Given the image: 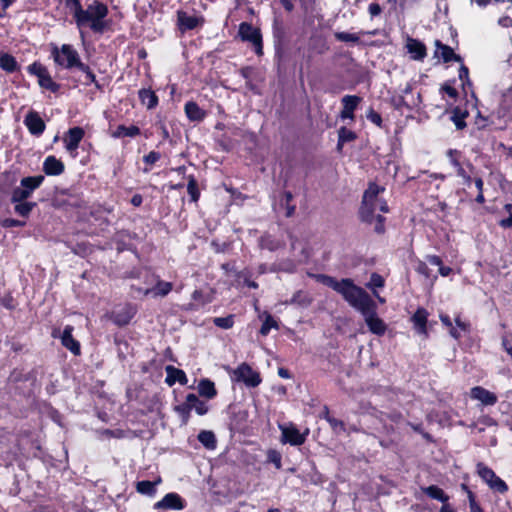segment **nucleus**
<instances>
[{
  "label": "nucleus",
  "mask_w": 512,
  "mask_h": 512,
  "mask_svg": "<svg viewBox=\"0 0 512 512\" xmlns=\"http://www.w3.org/2000/svg\"><path fill=\"white\" fill-rule=\"evenodd\" d=\"M272 328L278 329L279 325L277 321L274 319V317L271 314L267 313L260 327L259 333L262 336H267Z\"/></svg>",
  "instance_id": "c03bdc74"
},
{
  "label": "nucleus",
  "mask_w": 512,
  "mask_h": 512,
  "mask_svg": "<svg viewBox=\"0 0 512 512\" xmlns=\"http://www.w3.org/2000/svg\"><path fill=\"white\" fill-rule=\"evenodd\" d=\"M361 102H362V97H360L358 95H345L344 97H342V99H341L342 110L340 111V115H339L340 118L342 120H345V119L354 120L355 119L354 112Z\"/></svg>",
  "instance_id": "4468645a"
},
{
  "label": "nucleus",
  "mask_w": 512,
  "mask_h": 512,
  "mask_svg": "<svg viewBox=\"0 0 512 512\" xmlns=\"http://www.w3.org/2000/svg\"><path fill=\"white\" fill-rule=\"evenodd\" d=\"M85 136V131L80 126H75L72 128H69L67 132H65L63 136V142L65 149L72 155H77V150L79 148V145L81 141L83 140Z\"/></svg>",
  "instance_id": "1a4fd4ad"
},
{
  "label": "nucleus",
  "mask_w": 512,
  "mask_h": 512,
  "mask_svg": "<svg viewBox=\"0 0 512 512\" xmlns=\"http://www.w3.org/2000/svg\"><path fill=\"white\" fill-rule=\"evenodd\" d=\"M338 138H340V142H351L354 141L357 138V135L354 131L347 129L346 127L342 126L338 130Z\"/></svg>",
  "instance_id": "4d7b16f0"
},
{
  "label": "nucleus",
  "mask_w": 512,
  "mask_h": 512,
  "mask_svg": "<svg viewBox=\"0 0 512 512\" xmlns=\"http://www.w3.org/2000/svg\"><path fill=\"white\" fill-rule=\"evenodd\" d=\"M267 462L272 463L277 470L282 468V455L275 449H269L267 451Z\"/></svg>",
  "instance_id": "09e8293b"
},
{
  "label": "nucleus",
  "mask_w": 512,
  "mask_h": 512,
  "mask_svg": "<svg viewBox=\"0 0 512 512\" xmlns=\"http://www.w3.org/2000/svg\"><path fill=\"white\" fill-rule=\"evenodd\" d=\"M238 35L242 41L252 44L254 52L258 56L263 55L262 34L259 28L254 27L251 23L242 22L239 25Z\"/></svg>",
  "instance_id": "0eeeda50"
},
{
  "label": "nucleus",
  "mask_w": 512,
  "mask_h": 512,
  "mask_svg": "<svg viewBox=\"0 0 512 512\" xmlns=\"http://www.w3.org/2000/svg\"><path fill=\"white\" fill-rule=\"evenodd\" d=\"M172 289L173 284L171 282L158 280L151 289V292H153L155 296L165 297L172 291Z\"/></svg>",
  "instance_id": "79ce46f5"
},
{
  "label": "nucleus",
  "mask_w": 512,
  "mask_h": 512,
  "mask_svg": "<svg viewBox=\"0 0 512 512\" xmlns=\"http://www.w3.org/2000/svg\"><path fill=\"white\" fill-rule=\"evenodd\" d=\"M426 260L431 264L439 267V274L443 277H447L452 273V268L444 266L443 261L438 255H427Z\"/></svg>",
  "instance_id": "ea45409f"
},
{
  "label": "nucleus",
  "mask_w": 512,
  "mask_h": 512,
  "mask_svg": "<svg viewBox=\"0 0 512 512\" xmlns=\"http://www.w3.org/2000/svg\"><path fill=\"white\" fill-rule=\"evenodd\" d=\"M198 440L207 449H214L217 444L215 434L212 431L208 430H202L198 434Z\"/></svg>",
  "instance_id": "a19ab883"
},
{
  "label": "nucleus",
  "mask_w": 512,
  "mask_h": 512,
  "mask_svg": "<svg viewBox=\"0 0 512 512\" xmlns=\"http://www.w3.org/2000/svg\"><path fill=\"white\" fill-rule=\"evenodd\" d=\"M504 210L506 212H508L509 217L501 219L498 224H499L500 227H502L504 229L512 228V204L511 203L505 204L504 205Z\"/></svg>",
  "instance_id": "e2e57ef3"
},
{
  "label": "nucleus",
  "mask_w": 512,
  "mask_h": 512,
  "mask_svg": "<svg viewBox=\"0 0 512 512\" xmlns=\"http://www.w3.org/2000/svg\"><path fill=\"white\" fill-rule=\"evenodd\" d=\"M204 22L202 17H197L195 15H189L184 10L177 11V28L178 30L184 34L187 31L194 30L199 25H202Z\"/></svg>",
  "instance_id": "9d476101"
},
{
  "label": "nucleus",
  "mask_w": 512,
  "mask_h": 512,
  "mask_svg": "<svg viewBox=\"0 0 512 512\" xmlns=\"http://www.w3.org/2000/svg\"><path fill=\"white\" fill-rule=\"evenodd\" d=\"M108 14V6L100 0H94L86 9L82 8L73 18L81 37L84 38L82 29L86 27L96 34H103L108 30L111 25V20L107 19Z\"/></svg>",
  "instance_id": "f03ea898"
},
{
  "label": "nucleus",
  "mask_w": 512,
  "mask_h": 512,
  "mask_svg": "<svg viewBox=\"0 0 512 512\" xmlns=\"http://www.w3.org/2000/svg\"><path fill=\"white\" fill-rule=\"evenodd\" d=\"M65 171L64 163L54 155H49L43 162V172L47 176H59Z\"/></svg>",
  "instance_id": "4be33fe9"
},
{
  "label": "nucleus",
  "mask_w": 512,
  "mask_h": 512,
  "mask_svg": "<svg viewBox=\"0 0 512 512\" xmlns=\"http://www.w3.org/2000/svg\"><path fill=\"white\" fill-rule=\"evenodd\" d=\"M435 47V55L439 56L444 63L463 62V58L459 54H456L450 46L443 44L440 40L435 41Z\"/></svg>",
  "instance_id": "aec40b11"
},
{
  "label": "nucleus",
  "mask_w": 512,
  "mask_h": 512,
  "mask_svg": "<svg viewBox=\"0 0 512 512\" xmlns=\"http://www.w3.org/2000/svg\"><path fill=\"white\" fill-rule=\"evenodd\" d=\"M44 175L27 176L21 179L20 185L11 191L10 202H23L33 195L44 182Z\"/></svg>",
  "instance_id": "7ed1b4c3"
},
{
  "label": "nucleus",
  "mask_w": 512,
  "mask_h": 512,
  "mask_svg": "<svg viewBox=\"0 0 512 512\" xmlns=\"http://www.w3.org/2000/svg\"><path fill=\"white\" fill-rule=\"evenodd\" d=\"M473 183L478 191L474 201L478 204H484L485 203V196H484V181L481 177H474Z\"/></svg>",
  "instance_id": "8fccbe9b"
},
{
  "label": "nucleus",
  "mask_w": 512,
  "mask_h": 512,
  "mask_svg": "<svg viewBox=\"0 0 512 512\" xmlns=\"http://www.w3.org/2000/svg\"><path fill=\"white\" fill-rule=\"evenodd\" d=\"M0 68L7 73H14L20 69V66L12 54L3 52L0 54Z\"/></svg>",
  "instance_id": "c85d7f7f"
},
{
  "label": "nucleus",
  "mask_w": 512,
  "mask_h": 512,
  "mask_svg": "<svg viewBox=\"0 0 512 512\" xmlns=\"http://www.w3.org/2000/svg\"><path fill=\"white\" fill-rule=\"evenodd\" d=\"M234 317L235 316L233 314H230L226 317H215L213 319V323L218 328L231 329L235 323Z\"/></svg>",
  "instance_id": "de8ad7c7"
},
{
  "label": "nucleus",
  "mask_w": 512,
  "mask_h": 512,
  "mask_svg": "<svg viewBox=\"0 0 512 512\" xmlns=\"http://www.w3.org/2000/svg\"><path fill=\"white\" fill-rule=\"evenodd\" d=\"M16 183L17 178L13 174L4 172L0 177V193L11 194V191L15 187Z\"/></svg>",
  "instance_id": "473e14b6"
},
{
  "label": "nucleus",
  "mask_w": 512,
  "mask_h": 512,
  "mask_svg": "<svg viewBox=\"0 0 512 512\" xmlns=\"http://www.w3.org/2000/svg\"><path fill=\"white\" fill-rule=\"evenodd\" d=\"M335 39L340 42H352V43H359L360 38L356 33H348V32H336L334 34Z\"/></svg>",
  "instance_id": "5fc2aeb1"
},
{
  "label": "nucleus",
  "mask_w": 512,
  "mask_h": 512,
  "mask_svg": "<svg viewBox=\"0 0 512 512\" xmlns=\"http://www.w3.org/2000/svg\"><path fill=\"white\" fill-rule=\"evenodd\" d=\"M405 47L411 59L415 61H423L427 56V47L419 39L408 37Z\"/></svg>",
  "instance_id": "a211bd4d"
},
{
  "label": "nucleus",
  "mask_w": 512,
  "mask_h": 512,
  "mask_svg": "<svg viewBox=\"0 0 512 512\" xmlns=\"http://www.w3.org/2000/svg\"><path fill=\"white\" fill-rule=\"evenodd\" d=\"M366 117L370 122L375 124L377 127L382 128V126H383L382 116L380 115V113L375 111L372 107H370L368 109V111L366 113Z\"/></svg>",
  "instance_id": "052dcab7"
},
{
  "label": "nucleus",
  "mask_w": 512,
  "mask_h": 512,
  "mask_svg": "<svg viewBox=\"0 0 512 512\" xmlns=\"http://www.w3.org/2000/svg\"><path fill=\"white\" fill-rule=\"evenodd\" d=\"M421 491L429 498L440 501L443 504L449 501V496L437 485L421 487Z\"/></svg>",
  "instance_id": "7c9ffc66"
},
{
  "label": "nucleus",
  "mask_w": 512,
  "mask_h": 512,
  "mask_svg": "<svg viewBox=\"0 0 512 512\" xmlns=\"http://www.w3.org/2000/svg\"><path fill=\"white\" fill-rule=\"evenodd\" d=\"M377 202L362 200L358 210V216L361 222L365 224H372L375 221L374 231L375 233L382 235L385 233V221L386 218L382 215L374 216L377 209Z\"/></svg>",
  "instance_id": "39448f33"
},
{
  "label": "nucleus",
  "mask_w": 512,
  "mask_h": 512,
  "mask_svg": "<svg viewBox=\"0 0 512 512\" xmlns=\"http://www.w3.org/2000/svg\"><path fill=\"white\" fill-rule=\"evenodd\" d=\"M140 103L148 110L155 109L159 104V98L151 88H142L138 91Z\"/></svg>",
  "instance_id": "393cba45"
},
{
  "label": "nucleus",
  "mask_w": 512,
  "mask_h": 512,
  "mask_svg": "<svg viewBox=\"0 0 512 512\" xmlns=\"http://www.w3.org/2000/svg\"><path fill=\"white\" fill-rule=\"evenodd\" d=\"M446 156L449 160V163L453 166V168L456 170V174L458 173H463V170H464V160L465 157L462 153V151L458 150V149H448L447 152H446Z\"/></svg>",
  "instance_id": "bb28decb"
},
{
  "label": "nucleus",
  "mask_w": 512,
  "mask_h": 512,
  "mask_svg": "<svg viewBox=\"0 0 512 512\" xmlns=\"http://www.w3.org/2000/svg\"><path fill=\"white\" fill-rule=\"evenodd\" d=\"M455 79H453L452 81H447L445 82L444 84H442L441 88H440V92H444L446 93L450 98L452 99H456L459 95L457 89L453 86V84L455 83Z\"/></svg>",
  "instance_id": "13d9d810"
},
{
  "label": "nucleus",
  "mask_w": 512,
  "mask_h": 512,
  "mask_svg": "<svg viewBox=\"0 0 512 512\" xmlns=\"http://www.w3.org/2000/svg\"><path fill=\"white\" fill-rule=\"evenodd\" d=\"M187 180V192L190 196V200L192 202H197L200 198V189L198 186V182L194 175H188Z\"/></svg>",
  "instance_id": "58836bf2"
},
{
  "label": "nucleus",
  "mask_w": 512,
  "mask_h": 512,
  "mask_svg": "<svg viewBox=\"0 0 512 512\" xmlns=\"http://www.w3.org/2000/svg\"><path fill=\"white\" fill-rule=\"evenodd\" d=\"M309 50L322 55L329 50V46L321 35H312L309 39Z\"/></svg>",
  "instance_id": "2f4dec72"
},
{
  "label": "nucleus",
  "mask_w": 512,
  "mask_h": 512,
  "mask_svg": "<svg viewBox=\"0 0 512 512\" xmlns=\"http://www.w3.org/2000/svg\"><path fill=\"white\" fill-rule=\"evenodd\" d=\"M73 330L74 328L71 325H66L64 327L61 336V344L73 355L79 356L81 354V345L80 342L73 337Z\"/></svg>",
  "instance_id": "6ab92c4d"
},
{
  "label": "nucleus",
  "mask_w": 512,
  "mask_h": 512,
  "mask_svg": "<svg viewBox=\"0 0 512 512\" xmlns=\"http://www.w3.org/2000/svg\"><path fill=\"white\" fill-rule=\"evenodd\" d=\"M161 159V153L158 151H150L148 154L143 156V162L146 167L143 168V172L148 173L152 166L155 165Z\"/></svg>",
  "instance_id": "a18cd8bd"
},
{
  "label": "nucleus",
  "mask_w": 512,
  "mask_h": 512,
  "mask_svg": "<svg viewBox=\"0 0 512 512\" xmlns=\"http://www.w3.org/2000/svg\"><path fill=\"white\" fill-rule=\"evenodd\" d=\"M27 71L30 75L38 78V84L41 88L52 93H57L60 90V84L52 79L47 67L42 63L38 61L33 62L27 67Z\"/></svg>",
  "instance_id": "423d86ee"
},
{
  "label": "nucleus",
  "mask_w": 512,
  "mask_h": 512,
  "mask_svg": "<svg viewBox=\"0 0 512 512\" xmlns=\"http://www.w3.org/2000/svg\"><path fill=\"white\" fill-rule=\"evenodd\" d=\"M428 316L429 313L424 307H418L411 317V322L413 323L416 333L424 335L425 337L428 336Z\"/></svg>",
  "instance_id": "f3484780"
},
{
  "label": "nucleus",
  "mask_w": 512,
  "mask_h": 512,
  "mask_svg": "<svg viewBox=\"0 0 512 512\" xmlns=\"http://www.w3.org/2000/svg\"><path fill=\"white\" fill-rule=\"evenodd\" d=\"M14 204V212L24 218H28L33 209L37 206L36 202L23 201V202H11Z\"/></svg>",
  "instance_id": "c9c22d12"
},
{
  "label": "nucleus",
  "mask_w": 512,
  "mask_h": 512,
  "mask_svg": "<svg viewBox=\"0 0 512 512\" xmlns=\"http://www.w3.org/2000/svg\"><path fill=\"white\" fill-rule=\"evenodd\" d=\"M51 56L57 66L66 70L74 69L80 60L78 51L71 44H63L61 47L52 45Z\"/></svg>",
  "instance_id": "20e7f679"
},
{
  "label": "nucleus",
  "mask_w": 512,
  "mask_h": 512,
  "mask_svg": "<svg viewBox=\"0 0 512 512\" xmlns=\"http://www.w3.org/2000/svg\"><path fill=\"white\" fill-rule=\"evenodd\" d=\"M198 393L202 397L213 399L217 395V389L212 380L203 378L198 383Z\"/></svg>",
  "instance_id": "c756f323"
},
{
  "label": "nucleus",
  "mask_w": 512,
  "mask_h": 512,
  "mask_svg": "<svg viewBox=\"0 0 512 512\" xmlns=\"http://www.w3.org/2000/svg\"><path fill=\"white\" fill-rule=\"evenodd\" d=\"M248 418L249 412L246 409H233L229 415V429L233 432H244Z\"/></svg>",
  "instance_id": "f8f14e48"
},
{
  "label": "nucleus",
  "mask_w": 512,
  "mask_h": 512,
  "mask_svg": "<svg viewBox=\"0 0 512 512\" xmlns=\"http://www.w3.org/2000/svg\"><path fill=\"white\" fill-rule=\"evenodd\" d=\"M415 271L420 274V275H423L424 277L426 278H429L430 277V272L431 270L429 269V267L427 266V264L422 261V260H419L417 262V265L415 267Z\"/></svg>",
  "instance_id": "774afa93"
},
{
  "label": "nucleus",
  "mask_w": 512,
  "mask_h": 512,
  "mask_svg": "<svg viewBox=\"0 0 512 512\" xmlns=\"http://www.w3.org/2000/svg\"><path fill=\"white\" fill-rule=\"evenodd\" d=\"M0 305L12 311L16 308V301L11 292H7L3 297H0Z\"/></svg>",
  "instance_id": "bf43d9fd"
},
{
  "label": "nucleus",
  "mask_w": 512,
  "mask_h": 512,
  "mask_svg": "<svg viewBox=\"0 0 512 512\" xmlns=\"http://www.w3.org/2000/svg\"><path fill=\"white\" fill-rule=\"evenodd\" d=\"M24 124L29 133L34 136L42 135L46 129L44 120L40 117L39 113L34 110H31L26 114Z\"/></svg>",
  "instance_id": "ddd939ff"
},
{
  "label": "nucleus",
  "mask_w": 512,
  "mask_h": 512,
  "mask_svg": "<svg viewBox=\"0 0 512 512\" xmlns=\"http://www.w3.org/2000/svg\"><path fill=\"white\" fill-rule=\"evenodd\" d=\"M390 104L397 111H401L403 108L411 110V106L406 102L404 95L392 96L390 99Z\"/></svg>",
  "instance_id": "603ef678"
},
{
  "label": "nucleus",
  "mask_w": 512,
  "mask_h": 512,
  "mask_svg": "<svg viewBox=\"0 0 512 512\" xmlns=\"http://www.w3.org/2000/svg\"><path fill=\"white\" fill-rule=\"evenodd\" d=\"M187 400L190 402V405L192 406V410L194 409L195 412L203 416L208 413V406L206 402L199 399V397L194 393L187 394Z\"/></svg>",
  "instance_id": "f704fd0d"
},
{
  "label": "nucleus",
  "mask_w": 512,
  "mask_h": 512,
  "mask_svg": "<svg viewBox=\"0 0 512 512\" xmlns=\"http://www.w3.org/2000/svg\"><path fill=\"white\" fill-rule=\"evenodd\" d=\"M470 397L479 401L483 406H493L497 403L498 397L495 393L482 386H475L470 389Z\"/></svg>",
  "instance_id": "dca6fc26"
},
{
  "label": "nucleus",
  "mask_w": 512,
  "mask_h": 512,
  "mask_svg": "<svg viewBox=\"0 0 512 512\" xmlns=\"http://www.w3.org/2000/svg\"><path fill=\"white\" fill-rule=\"evenodd\" d=\"M135 313V309L130 304H127L121 310L113 311L110 318L115 325L123 327L131 322Z\"/></svg>",
  "instance_id": "412c9836"
},
{
  "label": "nucleus",
  "mask_w": 512,
  "mask_h": 512,
  "mask_svg": "<svg viewBox=\"0 0 512 512\" xmlns=\"http://www.w3.org/2000/svg\"><path fill=\"white\" fill-rule=\"evenodd\" d=\"M318 282L333 289L354 309L364 317L365 323L372 334L383 336L387 330L386 323L377 315V304L362 287L350 278L337 280L326 274H317Z\"/></svg>",
  "instance_id": "f257e3e1"
},
{
  "label": "nucleus",
  "mask_w": 512,
  "mask_h": 512,
  "mask_svg": "<svg viewBox=\"0 0 512 512\" xmlns=\"http://www.w3.org/2000/svg\"><path fill=\"white\" fill-rule=\"evenodd\" d=\"M158 481H149L142 480L136 483V491L142 495L153 496L156 493V485L160 482Z\"/></svg>",
  "instance_id": "e433bc0d"
},
{
  "label": "nucleus",
  "mask_w": 512,
  "mask_h": 512,
  "mask_svg": "<svg viewBox=\"0 0 512 512\" xmlns=\"http://www.w3.org/2000/svg\"><path fill=\"white\" fill-rule=\"evenodd\" d=\"M0 225L4 228L23 227L25 222L14 218H5L0 221Z\"/></svg>",
  "instance_id": "69168bd1"
},
{
  "label": "nucleus",
  "mask_w": 512,
  "mask_h": 512,
  "mask_svg": "<svg viewBox=\"0 0 512 512\" xmlns=\"http://www.w3.org/2000/svg\"><path fill=\"white\" fill-rule=\"evenodd\" d=\"M184 112L190 122H202L207 116V112L195 101L186 102Z\"/></svg>",
  "instance_id": "5701e85b"
},
{
  "label": "nucleus",
  "mask_w": 512,
  "mask_h": 512,
  "mask_svg": "<svg viewBox=\"0 0 512 512\" xmlns=\"http://www.w3.org/2000/svg\"><path fill=\"white\" fill-rule=\"evenodd\" d=\"M141 134V130L136 125L125 126L124 124H120L116 127V129L111 133V136L115 139L124 138V137H136Z\"/></svg>",
  "instance_id": "cd10ccee"
},
{
  "label": "nucleus",
  "mask_w": 512,
  "mask_h": 512,
  "mask_svg": "<svg viewBox=\"0 0 512 512\" xmlns=\"http://www.w3.org/2000/svg\"><path fill=\"white\" fill-rule=\"evenodd\" d=\"M476 468H477L478 475L487 484H489L493 480V478H495V476H496L495 472L490 467L486 466L482 462L477 463Z\"/></svg>",
  "instance_id": "37998d69"
},
{
  "label": "nucleus",
  "mask_w": 512,
  "mask_h": 512,
  "mask_svg": "<svg viewBox=\"0 0 512 512\" xmlns=\"http://www.w3.org/2000/svg\"><path fill=\"white\" fill-rule=\"evenodd\" d=\"M281 428V442L290 444L292 446H300L306 441V434L300 432V430L293 424L289 426H280Z\"/></svg>",
  "instance_id": "9b49d317"
},
{
  "label": "nucleus",
  "mask_w": 512,
  "mask_h": 512,
  "mask_svg": "<svg viewBox=\"0 0 512 512\" xmlns=\"http://www.w3.org/2000/svg\"><path fill=\"white\" fill-rule=\"evenodd\" d=\"M185 506V500L174 492L167 493L160 501L154 504L155 509L182 510Z\"/></svg>",
  "instance_id": "2eb2a0df"
},
{
  "label": "nucleus",
  "mask_w": 512,
  "mask_h": 512,
  "mask_svg": "<svg viewBox=\"0 0 512 512\" xmlns=\"http://www.w3.org/2000/svg\"><path fill=\"white\" fill-rule=\"evenodd\" d=\"M328 423H329L331 429L336 434H339L341 432H345V430H346L345 423L342 420L336 419L335 417H332L331 419H328Z\"/></svg>",
  "instance_id": "0e129e2a"
},
{
  "label": "nucleus",
  "mask_w": 512,
  "mask_h": 512,
  "mask_svg": "<svg viewBox=\"0 0 512 512\" xmlns=\"http://www.w3.org/2000/svg\"><path fill=\"white\" fill-rule=\"evenodd\" d=\"M385 285V280L382 275L377 272H373L370 276V280L367 283V288L375 291V288H382Z\"/></svg>",
  "instance_id": "3c124183"
},
{
  "label": "nucleus",
  "mask_w": 512,
  "mask_h": 512,
  "mask_svg": "<svg viewBox=\"0 0 512 512\" xmlns=\"http://www.w3.org/2000/svg\"><path fill=\"white\" fill-rule=\"evenodd\" d=\"M450 120L454 123L457 130H463L466 128V118L469 116V112L460 106H455L451 109Z\"/></svg>",
  "instance_id": "a878e982"
},
{
  "label": "nucleus",
  "mask_w": 512,
  "mask_h": 512,
  "mask_svg": "<svg viewBox=\"0 0 512 512\" xmlns=\"http://www.w3.org/2000/svg\"><path fill=\"white\" fill-rule=\"evenodd\" d=\"M65 7L72 13L73 18L81 11L83 8L80 0H63Z\"/></svg>",
  "instance_id": "680f3d73"
},
{
  "label": "nucleus",
  "mask_w": 512,
  "mask_h": 512,
  "mask_svg": "<svg viewBox=\"0 0 512 512\" xmlns=\"http://www.w3.org/2000/svg\"><path fill=\"white\" fill-rule=\"evenodd\" d=\"M31 379V374H24L21 370L15 368L11 371L9 380L13 383L27 382Z\"/></svg>",
  "instance_id": "6e6d98bb"
},
{
  "label": "nucleus",
  "mask_w": 512,
  "mask_h": 512,
  "mask_svg": "<svg viewBox=\"0 0 512 512\" xmlns=\"http://www.w3.org/2000/svg\"><path fill=\"white\" fill-rule=\"evenodd\" d=\"M384 190H385L384 187L379 186L375 182H370L368 184L367 189L363 193L362 200H368V201L370 200V201H374V202L378 203V201H379L378 196Z\"/></svg>",
  "instance_id": "4c0bfd02"
},
{
  "label": "nucleus",
  "mask_w": 512,
  "mask_h": 512,
  "mask_svg": "<svg viewBox=\"0 0 512 512\" xmlns=\"http://www.w3.org/2000/svg\"><path fill=\"white\" fill-rule=\"evenodd\" d=\"M368 13L370 18L374 19L383 13V7L377 2H372L368 5Z\"/></svg>",
  "instance_id": "338daca9"
},
{
  "label": "nucleus",
  "mask_w": 512,
  "mask_h": 512,
  "mask_svg": "<svg viewBox=\"0 0 512 512\" xmlns=\"http://www.w3.org/2000/svg\"><path fill=\"white\" fill-rule=\"evenodd\" d=\"M165 371L167 374L165 382L168 386L171 387L176 382H179L181 385L187 384L188 378H187L186 373L183 370L176 368L172 365H168V366H166Z\"/></svg>",
  "instance_id": "b1692460"
},
{
  "label": "nucleus",
  "mask_w": 512,
  "mask_h": 512,
  "mask_svg": "<svg viewBox=\"0 0 512 512\" xmlns=\"http://www.w3.org/2000/svg\"><path fill=\"white\" fill-rule=\"evenodd\" d=\"M462 489L467 492L470 512H484L480 504L477 502L475 494L468 488V486L463 484Z\"/></svg>",
  "instance_id": "49530a36"
},
{
  "label": "nucleus",
  "mask_w": 512,
  "mask_h": 512,
  "mask_svg": "<svg viewBox=\"0 0 512 512\" xmlns=\"http://www.w3.org/2000/svg\"><path fill=\"white\" fill-rule=\"evenodd\" d=\"M174 411L180 417L181 425H187L189 423L192 406L190 405V402L187 400V398L185 399V402L176 405L174 407Z\"/></svg>",
  "instance_id": "72a5a7b5"
},
{
  "label": "nucleus",
  "mask_w": 512,
  "mask_h": 512,
  "mask_svg": "<svg viewBox=\"0 0 512 512\" xmlns=\"http://www.w3.org/2000/svg\"><path fill=\"white\" fill-rule=\"evenodd\" d=\"M238 381L243 382L247 387H257L262 382L261 376L254 371L247 363H241L234 371Z\"/></svg>",
  "instance_id": "6e6552de"
},
{
  "label": "nucleus",
  "mask_w": 512,
  "mask_h": 512,
  "mask_svg": "<svg viewBox=\"0 0 512 512\" xmlns=\"http://www.w3.org/2000/svg\"><path fill=\"white\" fill-rule=\"evenodd\" d=\"M488 486L492 490H494L496 492H499L501 494H504V493H506L508 491V485L506 484V482L504 480H502L500 477H498L497 475L488 484Z\"/></svg>",
  "instance_id": "864d4df0"
}]
</instances>
